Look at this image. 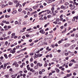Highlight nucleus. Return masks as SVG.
I'll return each mask as SVG.
<instances>
[{
	"mask_svg": "<svg viewBox=\"0 0 78 78\" xmlns=\"http://www.w3.org/2000/svg\"><path fill=\"white\" fill-rule=\"evenodd\" d=\"M34 55H35L34 56V58L35 59L38 57H41L42 55V54H36L35 53L34 54Z\"/></svg>",
	"mask_w": 78,
	"mask_h": 78,
	"instance_id": "obj_1",
	"label": "nucleus"
},
{
	"mask_svg": "<svg viewBox=\"0 0 78 78\" xmlns=\"http://www.w3.org/2000/svg\"><path fill=\"white\" fill-rule=\"evenodd\" d=\"M40 51H39L38 48H36L34 51H33L34 53H39Z\"/></svg>",
	"mask_w": 78,
	"mask_h": 78,
	"instance_id": "obj_2",
	"label": "nucleus"
},
{
	"mask_svg": "<svg viewBox=\"0 0 78 78\" xmlns=\"http://www.w3.org/2000/svg\"><path fill=\"white\" fill-rule=\"evenodd\" d=\"M16 48H14L12 50H11L10 51V53H12V54H14L16 52Z\"/></svg>",
	"mask_w": 78,
	"mask_h": 78,
	"instance_id": "obj_3",
	"label": "nucleus"
},
{
	"mask_svg": "<svg viewBox=\"0 0 78 78\" xmlns=\"http://www.w3.org/2000/svg\"><path fill=\"white\" fill-rule=\"evenodd\" d=\"M73 19H72V22H74L75 20V19H76V20H78V16H75L73 17Z\"/></svg>",
	"mask_w": 78,
	"mask_h": 78,
	"instance_id": "obj_4",
	"label": "nucleus"
},
{
	"mask_svg": "<svg viewBox=\"0 0 78 78\" xmlns=\"http://www.w3.org/2000/svg\"><path fill=\"white\" fill-rule=\"evenodd\" d=\"M69 7H71V9H73L75 8V5H72V4H70L69 5Z\"/></svg>",
	"mask_w": 78,
	"mask_h": 78,
	"instance_id": "obj_5",
	"label": "nucleus"
},
{
	"mask_svg": "<svg viewBox=\"0 0 78 78\" xmlns=\"http://www.w3.org/2000/svg\"><path fill=\"white\" fill-rule=\"evenodd\" d=\"M70 45V44L69 43H66L64 45V46L65 47H69Z\"/></svg>",
	"mask_w": 78,
	"mask_h": 78,
	"instance_id": "obj_6",
	"label": "nucleus"
},
{
	"mask_svg": "<svg viewBox=\"0 0 78 78\" xmlns=\"http://www.w3.org/2000/svg\"><path fill=\"white\" fill-rule=\"evenodd\" d=\"M40 33H42V34H44L45 32L44 31V30H41L40 31Z\"/></svg>",
	"mask_w": 78,
	"mask_h": 78,
	"instance_id": "obj_7",
	"label": "nucleus"
},
{
	"mask_svg": "<svg viewBox=\"0 0 78 78\" xmlns=\"http://www.w3.org/2000/svg\"><path fill=\"white\" fill-rule=\"evenodd\" d=\"M55 70H56V72H57V73H59V71L60 70L58 69L57 68H55Z\"/></svg>",
	"mask_w": 78,
	"mask_h": 78,
	"instance_id": "obj_8",
	"label": "nucleus"
},
{
	"mask_svg": "<svg viewBox=\"0 0 78 78\" xmlns=\"http://www.w3.org/2000/svg\"><path fill=\"white\" fill-rule=\"evenodd\" d=\"M38 7V5L35 6H33V9H37Z\"/></svg>",
	"mask_w": 78,
	"mask_h": 78,
	"instance_id": "obj_9",
	"label": "nucleus"
},
{
	"mask_svg": "<svg viewBox=\"0 0 78 78\" xmlns=\"http://www.w3.org/2000/svg\"><path fill=\"white\" fill-rule=\"evenodd\" d=\"M5 18H7V19H9V17H10V16L9 15H6L5 16Z\"/></svg>",
	"mask_w": 78,
	"mask_h": 78,
	"instance_id": "obj_10",
	"label": "nucleus"
},
{
	"mask_svg": "<svg viewBox=\"0 0 78 78\" xmlns=\"http://www.w3.org/2000/svg\"><path fill=\"white\" fill-rule=\"evenodd\" d=\"M66 31H67V29L66 28H65V30L62 31V33H66Z\"/></svg>",
	"mask_w": 78,
	"mask_h": 78,
	"instance_id": "obj_11",
	"label": "nucleus"
},
{
	"mask_svg": "<svg viewBox=\"0 0 78 78\" xmlns=\"http://www.w3.org/2000/svg\"><path fill=\"white\" fill-rule=\"evenodd\" d=\"M39 67V66H35L34 67V69H38Z\"/></svg>",
	"mask_w": 78,
	"mask_h": 78,
	"instance_id": "obj_12",
	"label": "nucleus"
},
{
	"mask_svg": "<svg viewBox=\"0 0 78 78\" xmlns=\"http://www.w3.org/2000/svg\"><path fill=\"white\" fill-rule=\"evenodd\" d=\"M34 71H35L33 69H30V71L32 72V73L34 72Z\"/></svg>",
	"mask_w": 78,
	"mask_h": 78,
	"instance_id": "obj_13",
	"label": "nucleus"
},
{
	"mask_svg": "<svg viewBox=\"0 0 78 78\" xmlns=\"http://www.w3.org/2000/svg\"><path fill=\"white\" fill-rule=\"evenodd\" d=\"M4 56L5 57V58H6V59L8 58V57L7 56V55L6 54H4Z\"/></svg>",
	"mask_w": 78,
	"mask_h": 78,
	"instance_id": "obj_14",
	"label": "nucleus"
},
{
	"mask_svg": "<svg viewBox=\"0 0 78 78\" xmlns=\"http://www.w3.org/2000/svg\"><path fill=\"white\" fill-rule=\"evenodd\" d=\"M19 2H18V3H17L16 5V7L17 8V7H18L19 6Z\"/></svg>",
	"mask_w": 78,
	"mask_h": 78,
	"instance_id": "obj_15",
	"label": "nucleus"
},
{
	"mask_svg": "<svg viewBox=\"0 0 78 78\" xmlns=\"http://www.w3.org/2000/svg\"><path fill=\"white\" fill-rule=\"evenodd\" d=\"M61 9H66V8H64V6L63 5L61 6Z\"/></svg>",
	"mask_w": 78,
	"mask_h": 78,
	"instance_id": "obj_16",
	"label": "nucleus"
},
{
	"mask_svg": "<svg viewBox=\"0 0 78 78\" xmlns=\"http://www.w3.org/2000/svg\"><path fill=\"white\" fill-rule=\"evenodd\" d=\"M74 5H75L76 6H78V3H76V2H74L73 3Z\"/></svg>",
	"mask_w": 78,
	"mask_h": 78,
	"instance_id": "obj_17",
	"label": "nucleus"
},
{
	"mask_svg": "<svg viewBox=\"0 0 78 78\" xmlns=\"http://www.w3.org/2000/svg\"><path fill=\"white\" fill-rule=\"evenodd\" d=\"M19 56H19V55H18V56H16V59H19V58H20V57H19Z\"/></svg>",
	"mask_w": 78,
	"mask_h": 78,
	"instance_id": "obj_18",
	"label": "nucleus"
},
{
	"mask_svg": "<svg viewBox=\"0 0 78 78\" xmlns=\"http://www.w3.org/2000/svg\"><path fill=\"white\" fill-rule=\"evenodd\" d=\"M17 12V11L15 10L14 11H13L12 12V14H15Z\"/></svg>",
	"mask_w": 78,
	"mask_h": 78,
	"instance_id": "obj_19",
	"label": "nucleus"
},
{
	"mask_svg": "<svg viewBox=\"0 0 78 78\" xmlns=\"http://www.w3.org/2000/svg\"><path fill=\"white\" fill-rule=\"evenodd\" d=\"M49 39H51L53 37V36L51 34H50V35H49Z\"/></svg>",
	"mask_w": 78,
	"mask_h": 78,
	"instance_id": "obj_20",
	"label": "nucleus"
},
{
	"mask_svg": "<svg viewBox=\"0 0 78 78\" xmlns=\"http://www.w3.org/2000/svg\"><path fill=\"white\" fill-rule=\"evenodd\" d=\"M47 11V14H49V13H50V11L48 10H46Z\"/></svg>",
	"mask_w": 78,
	"mask_h": 78,
	"instance_id": "obj_21",
	"label": "nucleus"
},
{
	"mask_svg": "<svg viewBox=\"0 0 78 78\" xmlns=\"http://www.w3.org/2000/svg\"><path fill=\"white\" fill-rule=\"evenodd\" d=\"M7 11L8 12H11V9H7Z\"/></svg>",
	"mask_w": 78,
	"mask_h": 78,
	"instance_id": "obj_22",
	"label": "nucleus"
},
{
	"mask_svg": "<svg viewBox=\"0 0 78 78\" xmlns=\"http://www.w3.org/2000/svg\"><path fill=\"white\" fill-rule=\"evenodd\" d=\"M22 9L21 8H20L18 9V11L19 12H21V11H22Z\"/></svg>",
	"mask_w": 78,
	"mask_h": 78,
	"instance_id": "obj_23",
	"label": "nucleus"
},
{
	"mask_svg": "<svg viewBox=\"0 0 78 78\" xmlns=\"http://www.w3.org/2000/svg\"><path fill=\"white\" fill-rule=\"evenodd\" d=\"M19 56H20V58H22V57H23V54H21L20 55H19Z\"/></svg>",
	"mask_w": 78,
	"mask_h": 78,
	"instance_id": "obj_24",
	"label": "nucleus"
},
{
	"mask_svg": "<svg viewBox=\"0 0 78 78\" xmlns=\"http://www.w3.org/2000/svg\"><path fill=\"white\" fill-rule=\"evenodd\" d=\"M19 23L18 22V21H16L15 22V25H16V24H18Z\"/></svg>",
	"mask_w": 78,
	"mask_h": 78,
	"instance_id": "obj_25",
	"label": "nucleus"
},
{
	"mask_svg": "<svg viewBox=\"0 0 78 78\" xmlns=\"http://www.w3.org/2000/svg\"><path fill=\"white\" fill-rule=\"evenodd\" d=\"M48 3H51V2H52V1H51V0H48Z\"/></svg>",
	"mask_w": 78,
	"mask_h": 78,
	"instance_id": "obj_26",
	"label": "nucleus"
},
{
	"mask_svg": "<svg viewBox=\"0 0 78 78\" xmlns=\"http://www.w3.org/2000/svg\"><path fill=\"white\" fill-rule=\"evenodd\" d=\"M30 66L31 67H33L34 66V64L33 63H31L30 64Z\"/></svg>",
	"mask_w": 78,
	"mask_h": 78,
	"instance_id": "obj_27",
	"label": "nucleus"
},
{
	"mask_svg": "<svg viewBox=\"0 0 78 78\" xmlns=\"http://www.w3.org/2000/svg\"><path fill=\"white\" fill-rule=\"evenodd\" d=\"M5 76L6 78H9V75H5Z\"/></svg>",
	"mask_w": 78,
	"mask_h": 78,
	"instance_id": "obj_28",
	"label": "nucleus"
},
{
	"mask_svg": "<svg viewBox=\"0 0 78 78\" xmlns=\"http://www.w3.org/2000/svg\"><path fill=\"white\" fill-rule=\"evenodd\" d=\"M23 24L24 25H27V22H24L23 23Z\"/></svg>",
	"mask_w": 78,
	"mask_h": 78,
	"instance_id": "obj_29",
	"label": "nucleus"
},
{
	"mask_svg": "<svg viewBox=\"0 0 78 78\" xmlns=\"http://www.w3.org/2000/svg\"><path fill=\"white\" fill-rule=\"evenodd\" d=\"M17 64V62H16L15 63H13V64H12V65L13 66H16V64Z\"/></svg>",
	"mask_w": 78,
	"mask_h": 78,
	"instance_id": "obj_30",
	"label": "nucleus"
},
{
	"mask_svg": "<svg viewBox=\"0 0 78 78\" xmlns=\"http://www.w3.org/2000/svg\"><path fill=\"white\" fill-rule=\"evenodd\" d=\"M5 5H2V8H5Z\"/></svg>",
	"mask_w": 78,
	"mask_h": 78,
	"instance_id": "obj_31",
	"label": "nucleus"
},
{
	"mask_svg": "<svg viewBox=\"0 0 78 78\" xmlns=\"http://www.w3.org/2000/svg\"><path fill=\"white\" fill-rule=\"evenodd\" d=\"M15 34H15V33H13L12 34L11 36H15Z\"/></svg>",
	"mask_w": 78,
	"mask_h": 78,
	"instance_id": "obj_32",
	"label": "nucleus"
},
{
	"mask_svg": "<svg viewBox=\"0 0 78 78\" xmlns=\"http://www.w3.org/2000/svg\"><path fill=\"white\" fill-rule=\"evenodd\" d=\"M47 65H48V64L47 63H45L44 65V67H47Z\"/></svg>",
	"mask_w": 78,
	"mask_h": 78,
	"instance_id": "obj_33",
	"label": "nucleus"
},
{
	"mask_svg": "<svg viewBox=\"0 0 78 78\" xmlns=\"http://www.w3.org/2000/svg\"><path fill=\"white\" fill-rule=\"evenodd\" d=\"M33 61V58H31L30 59V62H32Z\"/></svg>",
	"mask_w": 78,
	"mask_h": 78,
	"instance_id": "obj_34",
	"label": "nucleus"
},
{
	"mask_svg": "<svg viewBox=\"0 0 78 78\" xmlns=\"http://www.w3.org/2000/svg\"><path fill=\"white\" fill-rule=\"evenodd\" d=\"M72 48H74V47H76V45L75 44H73V45L72 46Z\"/></svg>",
	"mask_w": 78,
	"mask_h": 78,
	"instance_id": "obj_35",
	"label": "nucleus"
},
{
	"mask_svg": "<svg viewBox=\"0 0 78 78\" xmlns=\"http://www.w3.org/2000/svg\"><path fill=\"white\" fill-rule=\"evenodd\" d=\"M73 64H72V63H70L69 64V66L70 67V66H72V65H73Z\"/></svg>",
	"mask_w": 78,
	"mask_h": 78,
	"instance_id": "obj_36",
	"label": "nucleus"
},
{
	"mask_svg": "<svg viewBox=\"0 0 78 78\" xmlns=\"http://www.w3.org/2000/svg\"><path fill=\"white\" fill-rule=\"evenodd\" d=\"M75 37H78V33H77L76 34Z\"/></svg>",
	"mask_w": 78,
	"mask_h": 78,
	"instance_id": "obj_37",
	"label": "nucleus"
},
{
	"mask_svg": "<svg viewBox=\"0 0 78 78\" xmlns=\"http://www.w3.org/2000/svg\"><path fill=\"white\" fill-rule=\"evenodd\" d=\"M65 5H66V6H67V5H69V3L68 2H66L64 4Z\"/></svg>",
	"mask_w": 78,
	"mask_h": 78,
	"instance_id": "obj_38",
	"label": "nucleus"
},
{
	"mask_svg": "<svg viewBox=\"0 0 78 78\" xmlns=\"http://www.w3.org/2000/svg\"><path fill=\"white\" fill-rule=\"evenodd\" d=\"M39 20H44V18H42V17L40 18L39 19Z\"/></svg>",
	"mask_w": 78,
	"mask_h": 78,
	"instance_id": "obj_39",
	"label": "nucleus"
},
{
	"mask_svg": "<svg viewBox=\"0 0 78 78\" xmlns=\"http://www.w3.org/2000/svg\"><path fill=\"white\" fill-rule=\"evenodd\" d=\"M7 28H8V29H10V28H11V27L10 26H9L7 27Z\"/></svg>",
	"mask_w": 78,
	"mask_h": 78,
	"instance_id": "obj_40",
	"label": "nucleus"
},
{
	"mask_svg": "<svg viewBox=\"0 0 78 78\" xmlns=\"http://www.w3.org/2000/svg\"><path fill=\"white\" fill-rule=\"evenodd\" d=\"M4 17V16L2 15L1 17H0V19H2Z\"/></svg>",
	"mask_w": 78,
	"mask_h": 78,
	"instance_id": "obj_41",
	"label": "nucleus"
},
{
	"mask_svg": "<svg viewBox=\"0 0 78 78\" xmlns=\"http://www.w3.org/2000/svg\"><path fill=\"white\" fill-rule=\"evenodd\" d=\"M30 56H33L34 55V53H30Z\"/></svg>",
	"mask_w": 78,
	"mask_h": 78,
	"instance_id": "obj_42",
	"label": "nucleus"
},
{
	"mask_svg": "<svg viewBox=\"0 0 78 78\" xmlns=\"http://www.w3.org/2000/svg\"><path fill=\"white\" fill-rule=\"evenodd\" d=\"M71 42L73 43H74V42H75V40H72L71 41Z\"/></svg>",
	"mask_w": 78,
	"mask_h": 78,
	"instance_id": "obj_43",
	"label": "nucleus"
},
{
	"mask_svg": "<svg viewBox=\"0 0 78 78\" xmlns=\"http://www.w3.org/2000/svg\"><path fill=\"white\" fill-rule=\"evenodd\" d=\"M42 72L41 71H40L39 72V74H40V75H42Z\"/></svg>",
	"mask_w": 78,
	"mask_h": 78,
	"instance_id": "obj_44",
	"label": "nucleus"
},
{
	"mask_svg": "<svg viewBox=\"0 0 78 78\" xmlns=\"http://www.w3.org/2000/svg\"><path fill=\"white\" fill-rule=\"evenodd\" d=\"M65 56H67L68 55H69V53H65Z\"/></svg>",
	"mask_w": 78,
	"mask_h": 78,
	"instance_id": "obj_45",
	"label": "nucleus"
},
{
	"mask_svg": "<svg viewBox=\"0 0 78 78\" xmlns=\"http://www.w3.org/2000/svg\"><path fill=\"white\" fill-rule=\"evenodd\" d=\"M18 2V1H17V0L15 1L14 2V3H15V4H16V3H17Z\"/></svg>",
	"mask_w": 78,
	"mask_h": 78,
	"instance_id": "obj_46",
	"label": "nucleus"
},
{
	"mask_svg": "<svg viewBox=\"0 0 78 78\" xmlns=\"http://www.w3.org/2000/svg\"><path fill=\"white\" fill-rule=\"evenodd\" d=\"M26 3H27V2H24V3L23 4V6H25V4H26Z\"/></svg>",
	"mask_w": 78,
	"mask_h": 78,
	"instance_id": "obj_47",
	"label": "nucleus"
},
{
	"mask_svg": "<svg viewBox=\"0 0 78 78\" xmlns=\"http://www.w3.org/2000/svg\"><path fill=\"white\" fill-rule=\"evenodd\" d=\"M16 67H19V64H16V66H15Z\"/></svg>",
	"mask_w": 78,
	"mask_h": 78,
	"instance_id": "obj_48",
	"label": "nucleus"
},
{
	"mask_svg": "<svg viewBox=\"0 0 78 78\" xmlns=\"http://www.w3.org/2000/svg\"><path fill=\"white\" fill-rule=\"evenodd\" d=\"M51 46L53 48H55V44H51Z\"/></svg>",
	"mask_w": 78,
	"mask_h": 78,
	"instance_id": "obj_49",
	"label": "nucleus"
},
{
	"mask_svg": "<svg viewBox=\"0 0 78 78\" xmlns=\"http://www.w3.org/2000/svg\"><path fill=\"white\" fill-rule=\"evenodd\" d=\"M19 47H20V46H19V45L17 46L16 47V49H18V48H19Z\"/></svg>",
	"mask_w": 78,
	"mask_h": 78,
	"instance_id": "obj_50",
	"label": "nucleus"
},
{
	"mask_svg": "<svg viewBox=\"0 0 78 78\" xmlns=\"http://www.w3.org/2000/svg\"><path fill=\"white\" fill-rule=\"evenodd\" d=\"M9 5H12L13 4V3L9 2Z\"/></svg>",
	"mask_w": 78,
	"mask_h": 78,
	"instance_id": "obj_51",
	"label": "nucleus"
},
{
	"mask_svg": "<svg viewBox=\"0 0 78 78\" xmlns=\"http://www.w3.org/2000/svg\"><path fill=\"white\" fill-rule=\"evenodd\" d=\"M5 23L6 24H9V22L8 21H6L5 22Z\"/></svg>",
	"mask_w": 78,
	"mask_h": 78,
	"instance_id": "obj_52",
	"label": "nucleus"
},
{
	"mask_svg": "<svg viewBox=\"0 0 78 78\" xmlns=\"http://www.w3.org/2000/svg\"><path fill=\"white\" fill-rule=\"evenodd\" d=\"M38 41H39V40H37L35 41H34V42L35 43H36V42H38Z\"/></svg>",
	"mask_w": 78,
	"mask_h": 78,
	"instance_id": "obj_53",
	"label": "nucleus"
},
{
	"mask_svg": "<svg viewBox=\"0 0 78 78\" xmlns=\"http://www.w3.org/2000/svg\"><path fill=\"white\" fill-rule=\"evenodd\" d=\"M54 9H55V8H54V7L51 8V11H54Z\"/></svg>",
	"mask_w": 78,
	"mask_h": 78,
	"instance_id": "obj_54",
	"label": "nucleus"
},
{
	"mask_svg": "<svg viewBox=\"0 0 78 78\" xmlns=\"http://www.w3.org/2000/svg\"><path fill=\"white\" fill-rule=\"evenodd\" d=\"M45 71V70L44 69H43L41 70V72H44Z\"/></svg>",
	"mask_w": 78,
	"mask_h": 78,
	"instance_id": "obj_55",
	"label": "nucleus"
},
{
	"mask_svg": "<svg viewBox=\"0 0 78 78\" xmlns=\"http://www.w3.org/2000/svg\"><path fill=\"white\" fill-rule=\"evenodd\" d=\"M11 50V48H10L7 49V51H10V50Z\"/></svg>",
	"mask_w": 78,
	"mask_h": 78,
	"instance_id": "obj_56",
	"label": "nucleus"
},
{
	"mask_svg": "<svg viewBox=\"0 0 78 78\" xmlns=\"http://www.w3.org/2000/svg\"><path fill=\"white\" fill-rule=\"evenodd\" d=\"M44 19H45V20H46V19H47V16H44Z\"/></svg>",
	"mask_w": 78,
	"mask_h": 78,
	"instance_id": "obj_57",
	"label": "nucleus"
},
{
	"mask_svg": "<svg viewBox=\"0 0 78 78\" xmlns=\"http://www.w3.org/2000/svg\"><path fill=\"white\" fill-rule=\"evenodd\" d=\"M17 36H14V39H17Z\"/></svg>",
	"mask_w": 78,
	"mask_h": 78,
	"instance_id": "obj_58",
	"label": "nucleus"
},
{
	"mask_svg": "<svg viewBox=\"0 0 78 78\" xmlns=\"http://www.w3.org/2000/svg\"><path fill=\"white\" fill-rule=\"evenodd\" d=\"M71 55H72V56H74V54H73V52H71Z\"/></svg>",
	"mask_w": 78,
	"mask_h": 78,
	"instance_id": "obj_59",
	"label": "nucleus"
},
{
	"mask_svg": "<svg viewBox=\"0 0 78 78\" xmlns=\"http://www.w3.org/2000/svg\"><path fill=\"white\" fill-rule=\"evenodd\" d=\"M51 17V15H49L47 16L48 18H50Z\"/></svg>",
	"mask_w": 78,
	"mask_h": 78,
	"instance_id": "obj_60",
	"label": "nucleus"
},
{
	"mask_svg": "<svg viewBox=\"0 0 78 78\" xmlns=\"http://www.w3.org/2000/svg\"><path fill=\"white\" fill-rule=\"evenodd\" d=\"M68 39V38L67 37H66L65 38V41H67Z\"/></svg>",
	"mask_w": 78,
	"mask_h": 78,
	"instance_id": "obj_61",
	"label": "nucleus"
},
{
	"mask_svg": "<svg viewBox=\"0 0 78 78\" xmlns=\"http://www.w3.org/2000/svg\"><path fill=\"white\" fill-rule=\"evenodd\" d=\"M6 20H3L2 21V23H6Z\"/></svg>",
	"mask_w": 78,
	"mask_h": 78,
	"instance_id": "obj_62",
	"label": "nucleus"
},
{
	"mask_svg": "<svg viewBox=\"0 0 78 78\" xmlns=\"http://www.w3.org/2000/svg\"><path fill=\"white\" fill-rule=\"evenodd\" d=\"M31 30V28H30L27 30V31H30V30Z\"/></svg>",
	"mask_w": 78,
	"mask_h": 78,
	"instance_id": "obj_63",
	"label": "nucleus"
},
{
	"mask_svg": "<svg viewBox=\"0 0 78 78\" xmlns=\"http://www.w3.org/2000/svg\"><path fill=\"white\" fill-rule=\"evenodd\" d=\"M44 6H43V5H41L40 6V8H43Z\"/></svg>",
	"mask_w": 78,
	"mask_h": 78,
	"instance_id": "obj_64",
	"label": "nucleus"
}]
</instances>
